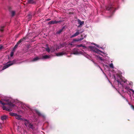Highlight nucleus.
Listing matches in <instances>:
<instances>
[{
  "mask_svg": "<svg viewBox=\"0 0 134 134\" xmlns=\"http://www.w3.org/2000/svg\"><path fill=\"white\" fill-rule=\"evenodd\" d=\"M119 92V93H120V94H120V93H119V92Z\"/></svg>",
  "mask_w": 134,
  "mask_h": 134,
  "instance_id": "nucleus-35",
  "label": "nucleus"
},
{
  "mask_svg": "<svg viewBox=\"0 0 134 134\" xmlns=\"http://www.w3.org/2000/svg\"><path fill=\"white\" fill-rule=\"evenodd\" d=\"M28 38V35H27L26 36L20 39L19 41L21 43V42L25 41Z\"/></svg>",
  "mask_w": 134,
  "mask_h": 134,
  "instance_id": "nucleus-9",
  "label": "nucleus"
},
{
  "mask_svg": "<svg viewBox=\"0 0 134 134\" xmlns=\"http://www.w3.org/2000/svg\"><path fill=\"white\" fill-rule=\"evenodd\" d=\"M114 77L115 80L118 82L119 83V84L120 83V84L121 85V82H124V83H125L126 82L125 81H124L123 79L120 77L119 76V77L120 78V79H118L117 80H116L115 76H114Z\"/></svg>",
  "mask_w": 134,
  "mask_h": 134,
  "instance_id": "nucleus-4",
  "label": "nucleus"
},
{
  "mask_svg": "<svg viewBox=\"0 0 134 134\" xmlns=\"http://www.w3.org/2000/svg\"><path fill=\"white\" fill-rule=\"evenodd\" d=\"M12 16H14L15 15V12L13 11H12Z\"/></svg>",
  "mask_w": 134,
  "mask_h": 134,
  "instance_id": "nucleus-26",
  "label": "nucleus"
},
{
  "mask_svg": "<svg viewBox=\"0 0 134 134\" xmlns=\"http://www.w3.org/2000/svg\"><path fill=\"white\" fill-rule=\"evenodd\" d=\"M77 32L75 33L74 34L72 35L71 37V38H72L75 37L76 36L78 35L79 34V30H77Z\"/></svg>",
  "mask_w": 134,
  "mask_h": 134,
  "instance_id": "nucleus-14",
  "label": "nucleus"
},
{
  "mask_svg": "<svg viewBox=\"0 0 134 134\" xmlns=\"http://www.w3.org/2000/svg\"><path fill=\"white\" fill-rule=\"evenodd\" d=\"M27 19H28V21H30L32 18V16L31 15L29 14L27 16Z\"/></svg>",
  "mask_w": 134,
  "mask_h": 134,
  "instance_id": "nucleus-20",
  "label": "nucleus"
},
{
  "mask_svg": "<svg viewBox=\"0 0 134 134\" xmlns=\"http://www.w3.org/2000/svg\"><path fill=\"white\" fill-rule=\"evenodd\" d=\"M110 67L111 68H114V66L113 64L112 63H111L109 65Z\"/></svg>",
  "mask_w": 134,
  "mask_h": 134,
  "instance_id": "nucleus-28",
  "label": "nucleus"
},
{
  "mask_svg": "<svg viewBox=\"0 0 134 134\" xmlns=\"http://www.w3.org/2000/svg\"><path fill=\"white\" fill-rule=\"evenodd\" d=\"M73 42H72L71 43H69L68 44V45H70V46H73V45H74L72 43Z\"/></svg>",
  "mask_w": 134,
  "mask_h": 134,
  "instance_id": "nucleus-29",
  "label": "nucleus"
},
{
  "mask_svg": "<svg viewBox=\"0 0 134 134\" xmlns=\"http://www.w3.org/2000/svg\"><path fill=\"white\" fill-rule=\"evenodd\" d=\"M10 115L12 116H15V117H16V116L17 115V114L16 113H9Z\"/></svg>",
  "mask_w": 134,
  "mask_h": 134,
  "instance_id": "nucleus-23",
  "label": "nucleus"
},
{
  "mask_svg": "<svg viewBox=\"0 0 134 134\" xmlns=\"http://www.w3.org/2000/svg\"><path fill=\"white\" fill-rule=\"evenodd\" d=\"M13 54H14V53H13V52H11V54H10V55H11V56H13Z\"/></svg>",
  "mask_w": 134,
  "mask_h": 134,
  "instance_id": "nucleus-30",
  "label": "nucleus"
},
{
  "mask_svg": "<svg viewBox=\"0 0 134 134\" xmlns=\"http://www.w3.org/2000/svg\"><path fill=\"white\" fill-rule=\"evenodd\" d=\"M46 51L48 52H49L50 51V49L48 47L46 48Z\"/></svg>",
  "mask_w": 134,
  "mask_h": 134,
  "instance_id": "nucleus-27",
  "label": "nucleus"
},
{
  "mask_svg": "<svg viewBox=\"0 0 134 134\" xmlns=\"http://www.w3.org/2000/svg\"><path fill=\"white\" fill-rule=\"evenodd\" d=\"M122 97H123V98H124L125 99V100H126V101L127 102H128V100L127 99H126V98H125L123 96H122Z\"/></svg>",
  "mask_w": 134,
  "mask_h": 134,
  "instance_id": "nucleus-31",
  "label": "nucleus"
},
{
  "mask_svg": "<svg viewBox=\"0 0 134 134\" xmlns=\"http://www.w3.org/2000/svg\"><path fill=\"white\" fill-rule=\"evenodd\" d=\"M7 63V64L4 65L2 69V70H3L5 69H6L8 68V67L10 66L13 65L14 64V63L13 62L9 61Z\"/></svg>",
  "mask_w": 134,
  "mask_h": 134,
  "instance_id": "nucleus-3",
  "label": "nucleus"
},
{
  "mask_svg": "<svg viewBox=\"0 0 134 134\" xmlns=\"http://www.w3.org/2000/svg\"><path fill=\"white\" fill-rule=\"evenodd\" d=\"M20 43V42L19 41H18L17 42V44L14 47V48L13 49V51L15 50L16 49V48L18 47L19 46V44Z\"/></svg>",
  "mask_w": 134,
  "mask_h": 134,
  "instance_id": "nucleus-16",
  "label": "nucleus"
},
{
  "mask_svg": "<svg viewBox=\"0 0 134 134\" xmlns=\"http://www.w3.org/2000/svg\"><path fill=\"white\" fill-rule=\"evenodd\" d=\"M83 39V38H75L73 39V41L76 42L80 41L82 40Z\"/></svg>",
  "mask_w": 134,
  "mask_h": 134,
  "instance_id": "nucleus-12",
  "label": "nucleus"
},
{
  "mask_svg": "<svg viewBox=\"0 0 134 134\" xmlns=\"http://www.w3.org/2000/svg\"><path fill=\"white\" fill-rule=\"evenodd\" d=\"M41 59V58H40L39 57H36L34 58L33 60H32V62H35L39 60L40 59Z\"/></svg>",
  "mask_w": 134,
  "mask_h": 134,
  "instance_id": "nucleus-13",
  "label": "nucleus"
},
{
  "mask_svg": "<svg viewBox=\"0 0 134 134\" xmlns=\"http://www.w3.org/2000/svg\"><path fill=\"white\" fill-rule=\"evenodd\" d=\"M28 2L29 4H34L35 3V2L34 0H28Z\"/></svg>",
  "mask_w": 134,
  "mask_h": 134,
  "instance_id": "nucleus-21",
  "label": "nucleus"
},
{
  "mask_svg": "<svg viewBox=\"0 0 134 134\" xmlns=\"http://www.w3.org/2000/svg\"><path fill=\"white\" fill-rule=\"evenodd\" d=\"M65 30V27L63 26L61 29L59 30L56 32V33L58 34H60L61 32L64 31Z\"/></svg>",
  "mask_w": 134,
  "mask_h": 134,
  "instance_id": "nucleus-7",
  "label": "nucleus"
},
{
  "mask_svg": "<svg viewBox=\"0 0 134 134\" xmlns=\"http://www.w3.org/2000/svg\"><path fill=\"white\" fill-rule=\"evenodd\" d=\"M82 47L84 48H86V46L85 45H83L82 44H81L79 45H77L76 46V47Z\"/></svg>",
  "mask_w": 134,
  "mask_h": 134,
  "instance_id": "nucleus-22",
  "label": "nucleus"
},
{
  "mask_svg": "<svg viewBox=\"0 0 134 134\" xmlns=\"http://www.w3.org/2000/svg\"><path fill=\"white\" fill-rule=\"evenodd\" d=\"M51 20V19H47V20L48 21H49V20Z\"/></svg>",
  "mask_w": 134,
  "mask_h": 134,
  "instance_id": "nucleus-33",
  "label": "nucleus"
},
{
  "mask_svg": "<svg viewBox=\"0 0 134 134\" xmlns=\"http://www.w3.org/2000/svg\"><path fill=\"white\" fill-rule=\"evenodd\" d=\"M129 104L131 108L133 110H134V106L133 105H132L131 104H130L129 103Z\"/></svg>",
  "mask_w": 134,
  "mask_h": 134,
  "instance_id": "nucleus-25",
  "label": "nucleus"
},
{
  "mask_svg": "<svg viewBox=\"0 0 134 134\" xmlns=\"http://www.w3.org/2000/svg\"><path fill=\"white\" fill-rule=\"evenodd\" d=\"M2 48H3L2 46H0V50L2 49Z\"/></svg>",
  "mask_w": 134,
  "mask_h": 134,
  "instance_id": "nucleus-32",
  "label": "nucleus"
},
{
  "mask_svg": "<svg viewBox=\"0 0 134 134\" xmlns=\"http://www.w3.org/2000/svg\"><path fill=\"white\" fill-rule=\"evenodd\" d=\"M65 53H66L65 52H59V53H56V56H60L63 55L64 54H65Z\"/></svg>",
  "mask_w": 134,
  "mask_h": 134,
  "instance_id": "nucleus-11",
  "label": "nucleus"
},
{
  "mask_svg": "<svg viewBox=\"0 0 134 134\" xmlns=\"http://www.w3.org/2000/svg\"><path fill=\"white\" fill-rule=\"evenodd\" d=\"M49 58V56L48 55H45L43 56L41 58L42 59H47Z\"/></svg>",
  "mask_w": 134,
  "mask_h": 134,
  "instance_id": "nucleus-18",
  "label": "nucleus"
},
{
  "mask_svg": "<svg viewBox=\"0 0 134 134\" xmlns=\"http://www.w3.org/2000/svg\"><path fill=\"white\" fill-rule=\"evenodd\" d=\"M4 27V26H1L0 28V30L2 32H3V29Z\"/></svg>",
  "mask_w": 134,
  "mask_h": 134,
  "instance_id": "nucleus-24",
  "label": "nucleus"
},
{
  "mask_svg": "<svg viewBox=\"0 0 134 134\" xmlns=\"http://www.w3.org/2000/svg\"><path fill=\"white\" fill-rule=\"evenodd\" d=\"M25 125L27 127H28L29 128H31L32 129H34V127H33V125L31 123H30L29 122H25Z\"/></svg>",
  "mask_w": 134,
  "mask_h": 134,
  "instance_id": "nucleus-6",
  "label": "nucleus"
},
{
  "mask_svg": "<svg viewBox=\"0 0 134 134\" xmlns=\"http://www.w3.org/2000/svg\"><path fill=\"white\" fill-rule=\"evenodd\" d=\"M78 49L76 48H74L73 50L72 54L74 55H77L79 54V53L78 51Z\"/></svg>",
  "mask_w": 134,
  "mask_h": 134,
  "instance_id": "nucleus-8",
  "label": "nucleus"
},
{
  "mask_svg": "<svg viewBox=\"0 0 134 134\" xmlns=\"http://www.w3.org/2000/svg\"><path fill=\"white\" fill-rule=\"evenodd\" d=\"M35 111L36 113L39 116H41L42 115V114L38 110L35 109Z\"/></svg>",
  "mask_w": 134,
  "mask_h": 134,
  "instance_id": "nucleus-10",
  "label": "nucleus"
},
{
  "mask_svg": "<svg viewBox=\"0 0 134 134\" xmlns=\"http://www.w3.org/2000/svg\"><path fill=\"white\" fill-rule=\"evenodd\" d=\"M106 9L110 11L111 13H114L115 10V9L114 7L112 5H108L107 6H106Z\"/></svg>",
  "mask_w": 134,
  "mask_h": 134,
  "instance_id": "nucleus-2",
  "label": "nucleus"
},
{
  "mask_svg": "<svg viewBox=\"0 0 134 134\" xmlns=\"http://www.w3.org/2000/svg\"><path fill=\"white\" fill-rule=\"evenodd\" d=\"M132 92L134 94V91H132Z\"/></svg>",
  "mask_w": 134,
  "mask_h": 134,
  "instance_id": "nucleus-34",
  "label": "nucleus"
},
{
  "mask_svg": "<svg viewBox=\"0 0 134 134\" xmlns=\"http://www.w3.org/2000/svg\"><path fill=\"white\" fill-rule=\"evenodd\" d=\"M62 22V21L61 20L59 21H56V20H52L51 21H49L48 24H57L59 23H60Z\"/></svg>",
  "mask_w": 134,
  "mask_h": 134,
  "instance_id": "nucleus-5",
  "label": "nucleus"
},
{
  "mask_svg": "<svg viewBox=\"0 0 134 134\" xmlns=\"http://www.w3.org/2000/svg\"><path fill=\"white\" fill-rule=\"evenodd\" d=\"M7 118V116L6 115L2 116L1 117V119L2 120H6Z\"/></svg>",
  "mask_w": 134,
  "mask_h": 134,
  "instance_id": "nucleus-17",
  "label": "nucleus"
},
{
  "mask_svg": "<svg viewBox=\"0 0 134 134\" xmlns=\"http://www.w3.org/2000/svg\"><path fill=\"white\" fill-rule=\"evenodd\" d=\"M21 117L20 115L17 114L15 117V118L19 120H22V118Z\"/></svg>",
  "mask_w": 134,
  "mask_h": 134,
  "instance_id": "nucleus-15",
  "label": "nucleus"
},
{
  "mask_svg": "<svg viewBox=\"0 0 134 134\" xmlns=\"http://www.w3.org/2000/svg\"><path fill=\"white\" fill-rule=\"evenodd\" d=\"M4 101L7 103H4L0 100V103L3 105L1 106L3 110H5L8 111H12V110L11 108L14 106V104L11 102V100L9 99L5 100Z\"/></svg>",
  "mask_w": 134,
  "mask_h": 134,
  "instance_id": "nucleus-1",
  "label": "nucleus"
},
{
  "mask_svg": "<svg viewBox=\"0 0 134 134\" xmlns=\"http://www.w3.org/2000/svg\"><path fill=\"white\" fill-rule=\"evenodd\" d=\"M78 21L79 24H80V26L82 25V24L84 23L83 21H82L80 20L79 19L78 20Z\"/></svg>",
  "mask_w": 134,
  "mask_h": 134,
  "instance_id": "nucleus-19",
  "label": "nucleus"
}]
</instances>
